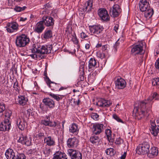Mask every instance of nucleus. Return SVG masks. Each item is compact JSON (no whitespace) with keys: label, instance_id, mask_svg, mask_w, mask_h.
<instances>
[{"label":"nucleus","instance_id":"nucleus-52","mask_svg":"<svg viewBox=\"0 0 159 159\" xmlns=\"http://www.w3.org/2000/svg\"><path fill=\"white\" fill-rule=\"evenodd\" d=\"M155 66L156 69L159 71V58L156 61L155 63Z\"/></svg>","mask_w":159,"mask_h":159},{"label":"nucleus","instance_id":"nucleus-39","mask_svg":"<svg viewBox=\"0 0 159 159\" xmlns=\"http://www.w3.org/2000/svg\"><path fill=\"white\" fill-rule=\"evenodd\" d=\"M48 95L51 98H54V99L56 100L57 101H59L60 99H61L62 98L60 97L57 95L55 94L51 93H49Z\"/></svg>","mask_w":159,"mask_h":159},{"label":"nucleus","instance_id":"nucleus-28","mask_svg":"<svg viewBox=\"0 0 159 159\" xmlns=\"http://www.w3.org/2000/svg\"><path fill=\"white\" fill-rule=\"evenodd\" d=\"M65 154L58 152L53 155L52 159H67Z\"/></svg>","mask_w":159,"mask_h":159},{"label":"nucleus","instance_id":"nucleus-20","mask_svg":"<svg viewBox=\"0 0 159 159\" xmlns=\"http://www.w3.org/2000/svg\"><path fill=\"white\" fill-rule=\"evenodd\" d=\"M93 0H88L86 2L85 6L83 9V11L89 13L93 8Z\"/></svg>","mask_w":159,"mask_h":159},{"label":"nucleus","instance_id":"nucleus-49","mask_svg":"<svg viewBox=\"0 0 159 159\" xmlns=\"http://www.w3.org/2000/svg\"><path fill=\"white\" fill-rule=\"evenodd\" d=\"M44 79L47 85L51 84V83H52V81H51L47 75L45 76Z\"/></svg>","mask_w":159,"mask_h":159},{"label":"nucleus","instance_id":"nucleus-22","mask_svg":"<svg viewBox=\"0 0 159 159\" xmlns=\"http://www.w3.org/2000/svg\"><path fill=\"white\" fill-rule=\"evenodd\" d=\"M5 155L7 159H15L16 156L14 151L11 148L6 150Z\"/></svg>","mask_w":159,"mask_h":159},{"label":"nucleus","instance_id":"nucleus-53","mask_svg":"<svg viewBox=\"0 0 159 159\" xmlns=\"http://www.w3.org/2000/svg\"><path fill=\"white\" fill-rule=\"evenodd\" d=\"M118 41H116V43H115V44L114 45V51L115 52H116L117 51V46H119V43L118 42Z\"/></svg>","mask_w":159,"mask_h":159},{"label":"nucleus","instance_id":"nucleus-29","mask_svg":"<svg viewBox=\"0 0 159 159\" xmlns=\"http://www.w3.org/2000/svg\"><path fill=\"white\" fill-rule=\"evenodd\" d=\"M26 122L24 119L22 121L21 119H19L17 120V124L19 129L21 130H24L26 127Z\"/></svg>","mask_w":159,"mask_h":159},{"label":"nucleus","instance_id":"nucleus-54","mask_svg":"<svg viewBox=\"0 0 159 159\" xmlns=\"http://www.w3.org/2000/svg\"><path fill=\"white\" fill-rule=\"evenodd\" d=\"M122 141L123 140L122 139H116V140L115 143L119 145L120 144Z\"/></svg>","mask_w":159,"mask_h":159},{"label":"nucleus","instance_id":"nucleus-34","mask_svg":"<svg viewBox=\"0 0 159 159\" xmlns=\"http://www.w3.org/2000/svg\"><path fill=\"white\" fill-rule=\"evenodd\" d=\"M90 140L92 143L96 144L99 142V138L98 136L93 135L90 137Z\"/></svg>","mask_w":159,"mask_h":159},{"label":"nucleus","instance_id":"nucleus-9","mask_svg":"<svg viewBox=\"0 0 159 159\" xmlns=\"http://www.w3.org/2000/svg\"><path fill=\"white\" fill-rule=\"evenodd\" d=\"M121 12V9L120 6L118 4H115L113 7L110 10V13L113 17H118Z\"/></svg>","mask_w":159,"mask_h":159},{"label":"nucleus","instance_id":"nucleus-5","mask_svg":"<svg viewBox=\"0 0 159 159\" xmlns=\"http://www.w3.org/2000/svg\"><path fill=\"white\" fill-rule=\"evenodd\" d=\"M150 145L148 142H143L140 144L136 149L137 152L139 154H147L149 152Z\"/></svg>","mask_w":159,"mask_h":159},{"label":"nucleus","instance_id":"nucleus-37","mask_svg":"<svg viewBox=\"0 0 159 159\" xmlns=\"http://www.w3.org/2000/svg\"><path fill=\"white\" fill-rule=\"evenodd\" d=\"M70 34L72 36L71 40L73 41L74 44H78L79 41L77 39L75 32H74L73 34L71 33Z\"/></svg>","mask_w":159,"mask_h":159},{"label":"nucleus","instance_id":"nucleus-3","mask_svg":"<svg viewBox=\"0 0 159 159\" xmlns=\"http://www.w3.org/2000/svg\"><path fill=\"white\" fill-rule=\"evenodd\" d=\"M30 41V39L25 34L17 36L15 40L16 46L19 48L24 47Z\"/></svg>","mask_w":159,"mask_h":159},{"label":"nucleus","instance_id":"nucleus-1","mask_svg":"<svg viewBox=\"0 0 159 159\" xmlns=\"http://www.w3.org/2000/svg\"><path fill=\"white\" fill-rule=\"evenodd\" d=\"M158 95L155 92L151 97H148L147 100L139 102L138 103V107H135L133 111L135 113L136 118L140 120L145 115L148 116V113L151 110L153 100H158Z\"/></svg>","mask_w":159,"mask_h":159},{"label":"nucleus","instance_id":"nucleus-21","mask_svg":"<svg viewBox=\"0 0 159 159\" xmlns=\"http://www.w3.org/2000/svg\"><path fill=\"white\" fill-rule=\"evenodd\" d=\"M43 102L44 105L48 106L50 108H53L55 107L54 101L49 98H46L43 100Z\"/></svg>","mask_w":159,"mask_h":159},{"label":"nucleus","instance_id":"nucleus-36","mask_svg":"<svg viewBox=\"0 0 159 159\" xmlns=\"http://www.w3.org/2000/svg\"><path fill=\"white\" fill-rule=\"evenodd\" d=\"M69 130L73 133L76 132L78 130L77 125L75 124H73L70 127Z\"/></svg>","mask_w":159,"mask_h":159},{"label":"nucleus","instance_id":"nucleus-2","mask_svg":"<svg viewBox=\"0 0 159 159\" xmlns=\"http://www.w3.org/2000/svg\"><path fill=\"white\" fill-rule=\"evenodd\" d=\"M140 10L145 11L144 16L148 18L152 17L154 13V11L152 8L150 7L149 4L147 0H141L139 3Z\"/></svg>","mask_w":159,"mask_h":159},{"label":"nucleus","instance_id":"nucleus-19","mask_svg":"<svg viewBox=\"0 0 159 159\" xmlns=\"http://www.w3.org/2000/svg\"><path fill=\"white\" fill-rule=\"evenodd\" d=\"M151 127V133L154 136H157L158 133H159V126H157L153 121H150Z\"/></svg>","mask_w":159,"mask_h":159},{"label":"nucleus","instance_id":"nucleus-62","mask_svg":"<svg viewBox=\"0 0 159 159\" xmlns=\"http://www.w3.org/2000/svg\"><path fill=\"white\" fill-rule=\"evenodd\" d=\"M66 89V87H61V88H59L58 89V91H61L62 90L65 89Z\"/></svg>","mask_w":159,"mask_h":159},{"label":"nucleus","instance_id":"nucleus-32","mask_svg":"<svg viewBox=\"0 0 159 159\" xmlns=\"http://www.w3.org/2000/svg\"><path fill=\"white\" fill-rule=\"evenodd\" d=\"M105 133L106 135L107 139L110 142H113L114 140L112 138L111 132V130L108 129H106Z\"/></svg>","mask_w":159,"mask_h":159},{"label":"nucleus","instance_id":"nucleus-14","mask_svg":"<svg viewBox=\"0 0 159 159\" xmlns=\"http://www.w3.org/2000/svg\"><path fill=\"white\" fill-rule=\"evenodd\" d=\"M19 143H20L22 144H25L27 146L31 145V139L30 138H28L26 136L21 134L18 140Z\"/></svg>","mask_w":159,"mask_h":159},{"label":"nucleus","instance_id":"nucleus-30","mask_svg":"<svg viewBox=\"0 0 159 159\" xmlns=\"http://www.w3.org/2000/svg\"><path fill=\"white\" fill-rule=\"evenodd\" d=\"M89 70L90 71L96 66L97 64V62L94 58H91L89 60Z\"/></svg>","mask_w":159,"mask_h":159},{"label":"nucleus","instance_id":"nucleus-57","mask_svg":"<svg viewBox=\"0 0 159 159\" xmlns=\"http://www.w3.org/2000/svg\"><path fill=\"white\" fill-rule=\"evenodd\" d=\"M21 7H16L15 8V10L17 12H20L21 11Z\"/></svg>","mask_w":159,"mask_h":159},{"label":"nucleus","instance_id":"nucleus-11","mask_svg":"<svg viewBox=\"0 0 159 159\" xmlns=\"http://www.w3.org/2000/svg\"><path fill=\"white\" fill-rule=\"evenodd\" d=\"M44 25L47 27L52 28L54 23L55 20L52 17L48 16H43L42 20Z\"/></svg>","mask_w":159,"mask_h":159},{"label":"nucleus","instance_id":"nucleus-60","mask_svg":"<svg viewBox=\"0 0 159 159\" xmlns=\"http://www.w3.org/2000/svg\"><path fill=\"white\" fill-rule=\"evenodd\" d=\"M27 20V18H24L23 17H20V21H24Z\"/></svg>","mask_w":159,"mask_h":159},{"label":"nucleus","instance_id":"nucleus-64","mask_svg":"<svg viewBox=\"0 0 159 159\" xmlns=\"http://www.w3.org/2000/svg\"><path fill=\"white\" fill-rule=\"evenodd\" d=\"M107 48V46L106 45H104L102 47V50L104 51L106 50Z\"/></svg>","mask_w":159,"mask_h":159},{"label":"nucleus","instance_id":"nucleus-24","mask_svg":"<svg viewBox=\"0 0 159 159\" xmlns=\"http://www.w3.org/2000/svg\"><path fill=\"white\" fill-rule=\"evenodd\" d=\"M112 104V102L110 100L102 99L101 102H99L96 105L101 107H108L111 105Z\"/></svg>","mask_w":159,"mask_h":159},{"label":"nucleus","instance_id":"nucleus-17","mask_svg":"<svg viewBox=\"0 0 159 159\" xmlns=\"http://www.w3.org/2000/svg\"><path fill=\"white\" fill-rule=\"evenodd\" d=\"M104 125L102 124H94L93 127V133L96 135L100 134L103 130Z\"/></svg>","mask_w":159,"mask_h":159},{"label":"nucleus","instance_id":"nucleus-6","mask_svg":"<svg viewBox=\"0 0 159 159\" xmlns=\"http://www.w3.org/2000/svg\"><path fill=\"white\" fill-rule=\"evenodd\" d=\"M90 32L95 36L99 37L100 34L103 30V28L100 25H95L89 26Z\"/></svg>","mask_w":159,"mask_h":159},{"label":"nucleus","instance_id":"nucleus-44","mask_svg":"<svg viewBox=\"0 0 159 159\" xmlns=\"http://www.w3.org/2000/svg\"><path fill=\"white\" fill-rule=\"evenodd\" d=\"M97 56L98 57H99L101 59H103L105 57V55L104 52H97Z\"/></svg>","mask_w":159,"mask_h":159},{"label":"nucleus","instance_id":"nucleus-46","mask_svg":"<svg viewBox=\"0 0 159 159\" xmlns=\"http://www.w3.org/2000/svg\"><path fill=\"white\" fill-rule=\"evenodd\" d=\"M13 88L15 89V90L16 91L19 92V87L18 86V82L16 80V81L14 84Z\"/></svg>","mask_w":159,"mask_h":159},{"label":"nucleus","instance_id":"nucleus-35","mask_svg":"<svg viewBox=\"0 0 159 159\" xmlns=\"http://www.w3.org/2000/svg\"><path fill=\"white\" fill-rule=\"evenodd\" d=\"M52 37V33L51 30L45 31L43 35V37L46 39H48Z\"/></svg>","mask_w":159,"mask_h":159},{"label":"nucleus","instance_id":"nucleus-48","mask_svg":"<svg viewBox=\"0 0 159 159\" xmlns=\"http://www.w3.org/2000/svg\"><path fill=\"white\" fill-rule=\"evenodd\" d=\"M5 110V104L0 103V112H2Z\"/></svg>","mask_w":159,"mask_h":159},{"label":"nucleus","instance_id":"nucleus-12","mask_svg":"<svg viewBox=\"0 0 159 159\" xmlns=\"http://www.w3.org/2000/svg\"><path fill=\"white\" fill-rule=\"evenodd\" d=\"M52 49V45H50L48 47L47 46H39V48L38 50H36V51L42 54L43 56H44L45 54L51 53Z\"/></svg>","mask_w":159,"mask_h":159},{"label":"nucleus","instance_id":"nucleus-33","mask_svg":"<svg viewBox=\"0 0 159 159\" xmlns=\"http://www.w3.org/2000/svg\"><path fill=\"white\" fill-rule=\"evenodd\" d=\"M78 151L72 149H69L67 150V154L70 156L71 159H73Z\"/></svg>","mask_w":159,"mask_h":159},{"label":"nucleus","instance_id":"nucleus-16","mask_svg":"<svg viewBox=\"0 0 159 159\" xmlns=\"http://www.w3.org/2000/svg\"><path fill=\"white\" fill-rule=\"evenodd\" d=\"M18 25L17 23L16 22H13L8 23L7 24L6 27L7 31L9 33H11L15 31H16L18 29Z\"/></svg>","mask_w":159,"mask_h":159},{"label":"nucleus","instance_id":"nucleus-15","mask_svg":"<svg viewBox=\"0 0 159 159\" xmlns=\"http://www.w3.org/2000/svg\"><path fill=\"white\" fill-rule=\"evenodd\" d=\"M67 145L69 148H75L78 145L79 141L75 137L69 138L67 140Z\"/></svg>","mask_w":159,"mask_h":159},{"label":"nucleus","instance_id":"nucleus-59","mask_svg":"<svg viewBox=\"0 0 159 159\" xmlns=\"http://www.w3.org/2000/svg\"><path fill=\"white\" fill-rule=\"evenodd\" d=\"M126 152H125L121 156V159H125L126 155Z\"/></svg>","mask_w":159,"mask_h":159},{"label":"nucleus","instance_id":"nucleus-23","mask_svg":"<svg viewBox=\"0 0 159 159\" xmlns=\"http://www.w3.org/2000/svg\"><path fill=\"white\" fill-rule=\"evenodd\" d=\"M44 142L48 146H53L55 145L54 139L51 136L46 137L44 140Z\"/></svg>","mask_w":159,"mask_h":159},{"label":"nucleus","instance_id":"nucleus-31","mask_svg":"<svg viewBox=\"0 0 159 159\" xmlns=\"http://www.w3.org/2000/svg\"><path fill=\"white\" fill-rule=\"evenodd\" d=\"M49 87L51 88L52 90L54 91H57L59 88L61 86V84H57L52 82V83H51V84H49V85H48Z\"/></svg>","mask_w":159,"mask_h":159},{"label":"nucleus","instance_id":"nucleus-26","mask_svg":"<svg viewBox=\"0 0 159 159\" xmlns=\"http://www.w3.org/2000/svg\"><path fill=\"white\" fill-rule=\"evenodd\" d=\"M158 150L156 147H152L147 153L148 156L150 157H153L156 156L158 154Z\"/></svg>","mask_w":159,"mask_h":159},{"label":"nucleus","instance_id":"nucleus-27","mask_svg":"<svg viewBox=\"0 0 159 159\" xmlns=\"http://www.w3.org/2000/svg\"><path fill=\"white\" fill-rule=\"evenodd\" d=\"M44 24L42 21L38 22L36 24V26L35 27V31L39 33H41L45 28L43 25Z\"/></svg>","mask_w":159,"mask_h":159},{"label":"nucleus","instance_id":"nucleus-13","mask_svg":"<svg viewBox=\"0 0 159 159\" xmlns=\"http://www.w3.org/2000/svg\"><path fill=\"white\" fill-rule=\"evenodd\" d=\"M98 14L102 20L104 21L109 20V16L106 10L100 9L98 11Z\"/></svg>","mask_w":159,"mask_h":159},{"label":"nucleus","instance_id":"nucleus-58","mask_svg":"<svg viewBox=\"0 0 159 159\" xmlns=\"http://www.w3.org/2000/svg\"><path fill=\"white\" fill-rule=\"evenodd\" d=\"M154 79L156 81V85H159V78H156Z\"/></svg>","mask_w":159,"mask_h":159},{"label":"nucleus","instance_id":"nucleus-38","mask_svg":"<svg viewBox=\"0 0 159 159\" xmlns=\"http://www.w3.org/2000/svg\"><path fill=\"white\" fill-rule=\"evenodd\" d=\"M105 152L107 155L111 156H113L115 153L114 149L113 148H111L107 149L106 150Z\"/></svg>","mask_w":159,"mask_h":159},{"label":"nucleus","instance_id":"nucleus-45","mask_svg":"<svg viewBox=\"0 0 159 159\" xmlns=\"http://www.w3.org/2000/svg\"><path fill=\"white\" fill-rule=\"evenodd\" d=\"M91 117L94 120H97L99 117V116L97 113H92L91 114Z\"/></svg>","mask_w":159,"mask_h":159},{"label":"nucleus","instance_id":"nucleus-51","mask_svg":"<svg viewBox=\"0 0 159 159\" xmlns=\"http://www.w3.org/2000/svg\"><path fill=\"white\" fill-rule=\"evenodd\" d=\"M35 152V149H30L28 151V153L30 154H34Z\"/></svg>","mask_w":159,"mask_h":159},{"label":"nucleus","instance_id":"nucleus-50","mask_svg":"<svg viewBox=\"0 0 159 159\" xmlns=\"http://www.w3.org/2000/svg\"><path fill=\"white\" fill-rule=\"evenodd\" d=\"M44 136V134L43 133H39L36 135V137L39 139H41Z\"/></svg>","mask_w":159,"mask_h":159},{"label":"nucleus","instance_id":"nucleus-25","mask_svg":"<svg viewBox=\"0 0 159 159\" xmlns=\"http://www.w3.org/2000/svg\"><path fill=\"white\" fill-rule=\"evenodd\" d=\"M17 100V102L16 103L17 104L23 106L26 104L28 99L27 98L25 97L24 96H18Z\"/></svg>","mask_w":159,"mask_h":159},{"label":"nucleus","instance_id":"nucleus-55","mask_svg":"<svg viewBox=\"0 0 159 159\" xmlns=\"http://www.w3.org/2000/svg\"><path fill=\"white\" fill-rule=\"evenodd\" d=\"M80 36L82 39H85L88 37V35H86V34L84 32H82L81 33Z\"/></svg>","mask_w":159,"mask_h":159},{"label":"nucleus","instance_id":"nucleus-56","mask_svg":"<svg viewBox=\"0 0 159 159\" xmlns=\"http://www.w3.org/2000/svg\"><path fill=\"white\" fill-rule=\"evenodd\" d=\"M74 102L77 105H79L80 104V100L79 98L78 99L77 101H75V99H73Z\"/></svg>","mask_w":159,"mask_h":159},{"label":"nucleus","instance_id":"nucleus-8","mask_svg":"<svg viewBox=\"0 0 159 159\" xmlns=\"http://www.w3.org/2000/svg\"><path fill=\"white\" fill-rule=\"evenodd\" d=\"M143 46V44L142 43L134 45L131 49V54L133 55H135L144 53Z\"/></svg>","mask_w":159,"mask_h":159},{"label":"nucleus","instance_id":"nucleus-4","mask_svg":"<svg viewBox=\"0 0 159 159\" xmlns=\"http://www.w3.org/2000/svg\"><path fill=\"white\" fill-rule=\"evenodd\" d=\"M50 115L46 116L44 119L41 121L42 124L46 126H49L51 127L55 128L56 129H60L61 127L60 123L59 122L50 121Z\"/></svg>","mask_w":159,"mask_h":159},{"label":"nucleus","instance_id":"nucleus-63","mask_svg":"<svg viewBox=\"0 0 159 159\" xmlns=\"http://www.w3.org/2000/svg\"><path fill=\"white\" fill-rule=\"evenodd\" d=\"M152 84L153 86L156 85V81H155V79H153L152 80Z\"/></svg>","mask_w":159,"mask_h":159},{"label":"nucleus","instance_id":"nucleus-41","mask_svg":"<svg viewBox=\"0 0 159 159\" xmlns=\"http://www.w3.org/2000/svg\"><path fill=\"white\" fill-rule=\"evenodd\" d=\"M26 157L23 153H18L16 155L15 159H26Z\"/></svg>","mask_w":159,"mask_h":159},{"label":"nucleus","instance_id":"nucleus-40","mask_svg":"<svg viewBox=\"0 0 159 159\" xmlns=\"http://www.w3.org/2000/svg\"><path fill=\"white\" fill-rule=\"evenodd\" d=\"M12 114V112L10 110H6L5 113V119H10V117Z\"/></svg>","mask_w":159,"mask_h":159},{"label":"nucleus","instance_id":"nucleus-10","mask_svg":"<svg viewBox=\"0 0 159 159\" xmlns=\"http://www.w3.org/2000/svg\"><path fill=\"white\" fill-rule=\"evenodd\" d=\"M11 127V122L9 119H5L0 124V131H9Z\"/></svg>","mask_w":159,"mask_h":159},{"label":"nucleus","instance_id":"nucleus-42","mask_svg":"<svg viewBox=\"0 0 159 159\" xmlns=\"http://www.w3.org/2000/svg\"><path fill=\"white\" fill-rule=\"evenodd\" d=\"M27 115L26 116V118L27 119H29V117L30 115L33 116L34 115V113L32 111V110L30 109H28L27 110Z\"/></svg>","mask_w":159,"mask_h":159},{"label":"nucleus","instance_id":"nucleus-61","mask_svg":"<svg viewBox=\"0 0 159 159\" xmlns=\"http://www.w3.org/2000/svg\"><path fill=\"white\" fill-rule=\"evenodd\" d=\"M90 47V44L89 43L86 44L85 46V48L87 49H89Z\"/></svg>","mask_w":159,"mask_h":159},{"label":"nucleus","instance_id":"nucleus-18","mask_svg":"<svg viewBox=\"0 0 159 159\" xmlns=\"http://www.w3.org/2000/svg\"><path fill=\"white\" fill-rule=\"evenodd\" d=\"M116 86L119 89H122L126 86V82L123 79L118 78L115 81Z\"/></svg>","mask_w":159,"mask_h":159},{"label":"nucleus","instance_id":"nucleus-7","mask_svg":"<svg viewBox=\"0 0 159 159\" xmlns=\"http://www.w3.org/2000/svg\"><path fill=\"white\" fill-rule=\"evenodd\" d=\"M39 47V46L38 45H36L35 44L33 45L31 50L32 53H34V54L30 55V56L32 58L35 59H39V60L44 58V56H43L42 54L40 53L39 52L36 51V50H38Z\"/></svg>","mask_w":159,"mask_h":159},{"label":"nucleus","instance_id":"nucleus-47","mask_svg":"<svg viewBox=\"0 0 159 159\" xmlns=\"http://www.w3.org/2000/svg\"><path fill=\"white\" fill-rule=\"evenodd\" d=\"M113 118L118 122L123 123V121L116 114L113 115Z\"/></svg>","mask_w":159,"mask_h":159},{"label":"nucleus","instance_id":"nucleus-43","mask_svg":"<svg viewBox=\"0 0 159 159\" xmlns=\"http://www.w3.org/2000/svg\"><path fill=\"white\" fill-rule=\"evenodd\" d=\"M77 153L75 155L73 159H82V155L79 151L77 152Z\"/></svg>","mask_w":159,"mask_h":159}]
</instances>
